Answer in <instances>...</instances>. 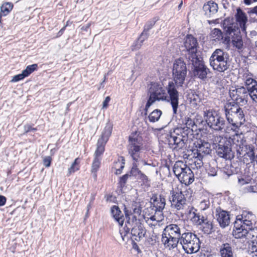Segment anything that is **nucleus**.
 <instances>
[{
	"instance_id": "obj_26",
	"label": "nucleus",
	"mask_w": 257,
	"mask_h": 257,
	"mask_svg": "<svg viewBox=\"0 0 257 257\" xmlns=\"http://www.w3.org/2000/svg\"><path fill=\"white\" fill-rule=\"evenodd\" d=\"M218 5L213 1H209L205 4L203 7V10L205 15L211 16L218 12Z\"/></svg>"
},
{
	"instance_id": "obj_34",
	"label": "nucleus",
	"mask_w": 257,
	"mask_h": 257,
	"mask_svg": "<svg viewBox=\"0 0 257 257\" xmlns=\"http://www.w3.org/2000/svg\"><path fill=\"white\" fill-rule=\"evenodd\" d=\"M195 209L192 207L191 210L189 211V214L192 215L191 217V221L195 223L197 225H201L202 223L203 222L204 220L206 218L203 216L199 215L198 213H195L193 211Z\"/></svg>"
},
{
	"instance_id": "obj_37",
	"label": "nucleus",
	"mask_w": 257,
	"mask_h": 257,
	"mask_svg": "<svg viewBox=\"0 0 257 257\" xmlns=\"http://www.w3.org/2000/svg\"><path fill=\"white\" fill-rule=\"evenodd\" d=\"M105 144L106 143L102 142L101 141H97L96 150L94 153V157L101 158V155L105 150Z\"/></svg>"
},
{
	"instance_id": "obj_21",
	"label": "nucleus",
	"mask_w": 257,
	"mask_h": 257,
	"mask_svg": "<svg viewBox=\"0 0 257 257\" xmlns=\"http://www.w3.org/2000/svg\"><path fill=\"white\" fill-rule=\"evenodd\" d=\"M131 234L134 237V239L139 241L143 238L146 233V230L142 224H138V225H133L131 230Z\"/></svg>"
},
{
	"instance_id": "obj_60",
	"label": "nucleus",
	"mask_w": 257,
	"mask_h": 257,
	"mask_svg": "<svg viewBox=\"0 0 257 257\" xmlns=\"http://www.w3.org/2000/svg\"><path fill=\"white\" fill-rule=\"evenodd\" d=\"M156 100L152 98L151 96H150L149 99L146 103L145 110L146 111L145 115L147 114V111L148 108L150 107V106Z\"/></svg>"
},
{
	"instance_id": "obj_33",
	"label": "nucleus",
	"mask_w": 257,
	"mask_h": 257,
	"mask_svg": "<svg viewBox=\"0 0 257 257\" xmlns=\"http://www.w3.org/2000/svg\"><path fill=\"white\" fill-rule=\"evenodd\" d=\"M196 147L197 148L196 152L197 155L204 156V155L209 154L211 151L210 149V144L208 143H202L201 144L198 143Z\"/></svg>"
},
{
	"instance_id": "obj_46",
	"label": "nucleus",
	"mask_w": 257,
	"mask_h": 257,
	"mask_svg": "<svg viewBox=\"0 0 257 257\" xmlns=\"http://www.w3.org/2000/svg\"><path fill=\"white\" fill-rule=\"evenodd\" d=\"M138 167V164L136 162L133 163V166L131 171V174L137 178L142 173V171L139 169Z\"/></svg>"
},
{
	"instance_id": "obj_61",
	"label": "nucleus",
	"mask_w": 257,
	"mask_h": 257,
	"mask_svg": "<svg viewBox=\"0 0 257 257\" xmlns=\"http://www.w3.org/2000/svg\"><path fill=\"white\" fill-rule=\"evenodd\" d=\"M212 35L213 37H216V39H219L222 37V32L219 29L215 28L212 31Z\"/></svg>"
},
{
	"instance_id": "obj_11",
	"label": "nucleus",
	"mask_w": 257,
	"mask_h": 257,
	"mask_svg": "<svg viewBox=\"0 0 257 257\" xmlns=\"http://www.w3.org/2000/svg\"><path fill=\"white\" fill-rule=\"evenodd\" d=\"M152 199L153 200L154 204L152 209L155 211V214L152 215L150 218L151 220L159 221L163 218L162 211L166 205V199L162 195H154L152 197Z\"/></svg>"
},
{
	"instance_id": "obj_63",
	"label": "nucleus",
	"mask_w": 257,
	"mask_h": 257,
	"mask_svg": "<svg viewBox=\"0 0 257 257\" xmlns=\"http://www.w3.org/2000/svg\"><path fill=\"white\" fill-rule=\"evenodd\" d=\"M133 163L136 162L137 164H138V166H139L140 165H143L144 166L149 165V164L144 159L142 158V155L141 156V157L138 159L137 160H133Z\"/></svg>"
},
{
	"instance_id": "obj_41",
	"label": "nucleus",
	"mask_w": 257,
	"mask_h": 257,
	"mask_svg": "<svg viewBox=\"0 0 257 257\" xmlns=\"http://www.w3.org/2000/svg\"><path fill=\"white\" fill-rule=\"evenodd\" d=\"M203 155H197L196 156H195L194 161L193 163L191 164L192 169H194L195 168L196 169H199L203 166Z\"/></svg>"
},
{
	"instance_id": "obj_17",
	"label": "nucleus",
	"mask_w": 257,
	"mask_h": 257,
	"mask_svg": "<svg viewBox=\"0 0 257 257\" xmlns=\"http://www.w3.org/2000/svg\"><path fill=\"white\" fill-rule=\"evenodd\" d=\"M150 93V96L156 100H164L166 98V97L164 96L165 90L157 83L151 84Z\"/></svg>"
},
{
	"instance_id": "obj_7",
	"label": "nucleus",
	"mask_w": 257,
	"mask_h": 257,
	"mask_svg": "<svg viewBox=\"0 0 257 257\" xmlns=\"http://www.w3.org/2000/svg\"><path fill=\"white\" fill-rule=\"evenodd\" d=\"M168 143L170 148L179 151L183 149L187 143L188 139H192V137L183 132V129L175 128L173 132L167 135Z\"/></svg>"
},
{
	"instance_id": "obj_62",
	"label": "nucleus",
	"mask_w": 257,
	"mask_h": 257,
	"mask_svg": "<svg viewBox=\"0 0 257 257\" xmlns=\"http://www.w3.org/2000/svg\"><path fill=\"white\" fill-rule=\"evenodd\" d=\"M52 161V158L50 156H46L44 158L43 160V165L46 167H49L50 166Z\"/></svg>"
},
{
	"instance_id": "obj_29",
	"label": "nucleus",
	"mask_w": 257,
	"mask_h": 257,
	"mask_svg": "<svg viewBox=\"0 0 257 257\" xmlns=\"http://www.w3.org/2000/svg\"><path fill=\"white\" fill-rule=\"evenodd\" d=\"M241 224L239 220L236 221L234 223L233 234L235 238H239L246 236V233L247 232L244 231L243 228H241Z\"/></svg>"
},
{
	"instance_id": "obj_39",
	"label": "nucleus",
	"mask_w": 257,
	"mask_h": 257,
	"mask_svg": "<svg viewBox=\"0 0 257 257\" xmlns=\"http://www.w3.org/2000/svg\"><path fill=\"white\" fill-rule=\"evenodd\" d=\"M162 114V112L160 109H156L154 110L148 116L149 121L151 122H155L158 121L159 120Z\"/></svg>"
},
{
	"instance_id": "obj_32",
	"label": "nucleus",
	"mask_w": 257,
	"mask_h": 257,
	"mask_svg": "<svg viewBox=\"0 0 257 257\" xmlns=\"http://www.w3.org/2000/svg\"><path fill=\"white\" fill-rule=\"evenodd\" d=\"M188 166L186 164H185L183 161H177L176 162L173 168V172L176 176L182 174L185 171L186 168H187Z\"/></svg>"
},
{
	"instance_id": "obj_64",
	"label": "nucleus",
	"mask_w": 257,
	"mask_h": 257,
	"mask_svg": "<svg viewBox=\"0 0 257 257\" xmlns=\"http://www.w3.org/2000/svg\"><path fill=\"white\" fill-rule=\"evenodd\" d=\"M137 178L141 180L144 183H147L149 181L148 177L143 172L141 173Z\"/></svg>"
},
{
	"instance_id": "obj_42",
	"label": "nucleus",
	"mask_w": 257,
	"mask_h": 257,
	"mask_svg": "<svg viewBox=\"0 0 257 257\" xmlns=\"http://www.w3.org/2000/svg\"><path fill=\"white\" fill-rule=\"evenodd\" d=\"M250 147V146L246 145V143L242 145V146L237 147V149H236V151L237 152V155H238L237 157L242 158L243 156L245 154V153L248 152V148Z\"/></svg>"
},
{
	"instance_id": "obj_53",
	"label": "nucleus",
	"mask_w": 257,
	"mask_h": 257,
	"mask_svg": "<svg viewBox=\"0 0 257 257\" xmlns=\"http://www.w3.org/2000/svg\"><path fill=\"white\" fill-rule=\"evenodd\" d=\"M124 167V163L123 162H116L115 164V167L116 168L115 174L119 175L121 174L122 169Z\"/></svg>"
},
{
	"instance_id": "obj_15",
	"label": "nucleus",
	"mask_w": 257,
	"mask_h": 257,
	"mask_svg": "<svg viewBox=\"0 0 257 257\" xmlns=\"http://www.w3.org/2000/svg\"><path fill=\"white\" fill-rule=\"evenodd\" d=\"M184 46L187 53L185 54L186 59L188 60V56L191 54L199 56L197 54L198 42L197 39L191 35H187L184 42Z\"/></svg>"
},
{
	"instance_id": "obj_13",
	"label": "nucleus",
	"mask_w": 257,
	"mask_h": 257,
	"mask_svg": "<svg viewBox=\"0 0 257 257\" xmlns=\"http://www.w3.org/2000/svg\"><path fill=\"white\" fill-rule=\"evenodd\" d=\"M171 207L178 210L183 209L186 205V199L181 191L172 190L169 197Z\"/></svg>"
},
{
	"instance_id": "obj_6",
	"label": "nucleus",
	"mask_w": 257,
	"mask_h": 257,
	"mask_svg": "<svg viewBox=\"0 0 257 257\" xmlns=\"http://www.w3.org/2000/svg\"><path fill=\"white\" fill-rule=\"evenodd\" d=\"M180 244L185 252L192 254L198 252L200 248V241L197 235L189 230L184 233L179 239Z\"/></svg>"
},
{
	"instance_id": "obj_14",
	"label": "nucleus",
	"mask_w": 257,
	"mask_h": 257,
	"mask_svg": "<svg viewBox=\"0 0 257 257\" xmlns=\"http://www.w3.org/2000/svg\"><path fill=\"white\" fill-rule=\"evenodd\" d=\"M177 85L173 82H169L167 89L168 93V102L171 104L173 113L177 114L179 104V92L177 90Z\"/></svg>"
},
{
	"instance_id": "obj_22",
	"label": "nucleus",
	"mask_w": 257,
	"mask_h": 257,
	"mask_svg": "<svg viewBox=\"0 0 257 257\" xmlns=\"http://www.w3.org/2000/svg\"><path fill=\"white\" fill-rule=\"evenodd\" d=\"M231 38V42L233 46L236 49L240 50L242 48L243 43L242 36L240 34V29H236L231 35H228Z\"/></svg>"
},
{
	"instance_id": "obj_43",
	"label": "nucleus",
	"mask_w": 257,
	"mask_h": 257,
	"mask_svg": "<svg viewBox=\"0 0 257 257\" xmlns=\"http://www.w3.org/2000/svg\"><path fill=\"white\" fill-rule=\"evenodd\" d=\"M101 158H95L94 157V160L93 161L92 166H91V172L94 173V177H96V172L98 170L100 163H101Z\"/></svg>"
},
{
	"instance_id": "obj_31",
	"label": "nucleus",
	"mask_w": 257,
	"mask_h": 257,
	"mask_svg": "<svg viewBox=\"0 0 257 257\" xmlns=\"http://www.w3.org/2000/svg\"><path fill=\"white\" fill-rule=\"evenodd\" d=\"M248 151L242 157V161L243 163L248 164L252 163L255 161V157L253 152V149L251 147L248 148Z\"/></svg>"
},
{
	"instance_id": "obj_2",
	"label": "nucleus",
	"mask_w": 257,
	"mask_h": 257,
	"mask_svg": "<svg viewBox=\"0 0 257 257\" xmlns=\"http://www.w3.org/2000/svg\"><path fill=\"white\" fill-rule=\"evenodd\" d=\"M226 118L230 130L236 131L245 122L243 111L234 102L227 103L224 106Z\"/></svg>"
},
{
	"instance_id": "obj_56",
	"label": "nucleus",
	"mask_w": 257,
	"mask_h": 257,
	"mask_svg": "<svg viewBox=\"0 0 257 257\" xmlns=\"http://www.w3.org/2000/svg\"><path fill=\"white\" fill-rule=\"evenodd\" d=\"M247 218L251 220H255L254 215L250 212H244L242 214V219Z\"/></svg>"
},
{
	"instance_id": "obj_27",
	"label": "nucleus",
	"mask_w": 257,
	"mask_h": 257,
	"mask_svg": "<svg viewBox=\"0 0 257 257\" xmlns=\"http://www.w3.org/2000/svg\"><path fill=\"white\" fill-rule=\"evenodd\" d=\"M220 253L221 257H233V249L230 244H222L220 247Z\"/></svg>"
},
{
	"instance_id": "obj_47",
	"label": "nucleus",
	"mask_w": 257,
	"mask_h": 257,
	"mask_svg": "<svg viewBox=\"0 0 257 257\" xmlns=\"http://www.w3.org/2000/svg\"><path fill=\"white\" fill-rule=\"evenodd\" d=\"M38 67L37 64H34L28 66L23 71L26 77L28 76L31 73L34 71Z\"/></svg>"
},
{
	"instance_id": "obj_50",
	"label": "nucleus",
	"mask_w": 257,
	"mask_h": 257,
	"mask_svg": "<svg viewBox=\"0 0 257 257\" xmlns=\"http://www.w3.org/2000/svg\"><path fill=\"white\" fill-rule=\"evenodd\" d=\"M210 202L209 199L207 198L201 201L199 205V207L201 210H205L209 208Z\"/></svg>"
},
{
	"instance_id": "obj_12",
	"label": "nucleus",
	"mask_w": 257,
	"mask_h": 257,
	"mask_svg": "<svg viewBox=\"0 0 257 257\" xmlns=\"http://www.w3.org/2000/svg\"><path fill=\"white\" fill-rule=\"evenodd\" d=\"M229 95L231 99L235 101L234 103L244 105L248 101V91L244 86H237L234 89L229 91Z\"/></svg>"
},
{
	"instance_id": "obj_54",
	"label": "nucleus",
	"mask_w": 257,
	"mask_h": 257,
	"mask_svg": "<svg viewBox=\"0 0 257 257\" xmlns=\"http://www.w3.org/2000/svg\"><path fill=\"white\" fill-rule=\"evenodd\" d=\"M155 23L156 21L154 20L148 21L145 25L143 31L145 32L146 33H148L149 30H151L155 25Z\"/></svg>"
},
{
	"instance_id": "obj_28",
	"label": "nucleus",
	"mask_w": 257,
	"mask_h": 257,
	"mask_svg": "<svg viewBox=\"0 0 257 257\" xmlns=\"http://www.w3.org/2000/svg\"><path fill=\"white\" fill-rule=\"evenodd\" d=\"M149 36V33H146L143 31L138 40L136 41L132 46V50L135 51L140 49L143 42L148 38Z\"/></svg>"
},
{
	"instance_id": "obj_30",
	"label": "nucleus",
	"mask_w": 257,
	"mask_h": 257,
	"mask_svg": "<svg viewBox=\"0 0 257 257\" xmlns=\"http://www.w3.org/2000/svg\"><path fill=\"white\" fill-rule=\"evenodd\" d=\"M201 225V230L205 234H210L214 231L212 222L208 220L207 218L204 220Z\"/></svg>"
},
{
	"instance_id": "obj_57",
	"label": "nucleus",
	"mask_w": 257,
	"mask_h": 257,
	"mask_svg": "<svg viewBox=\"0 0 257 257\" xmlns=\"http://www.w3.org/2000/svg\"><path fill=\"white\" fill-rule=\"evenodd\" d=\"M131 216L132 217H130L131 224L132 225H138V224H142L140 221V219L138 218V215L133 214Z\"/></svg>"
},
{
	"instance_id": "obj_48",
	"label": "nucleus",
	"mask_w": 257,
	"mask_h": 257,
	"mask_svg": "<svg viewBox=\"0 0 257 257\" xmlns=\"http://www.w3.org/2000/svg\"><path fill=\"white\" fill-rule=\"evenodd\" d=\"M244 83L246 87L245 88L247 90L249 89V88H251V86L254 87L255 85H257L256 81L250 77L246 78Z\"/></svg>"
},
{
	"instance_id": "obj_38",
	"label": "nucleus",
	"mask_w": 257,
	"mask_h": 257,
	"mask_svg": "<svg viewBox=\"0 0 257 257\" xmlns=\"http://www.w3.org/2000/svg\"><path fill=\"white\" fill-rule=\"evenodd\" d=\"M112 128L110 126H106L102 133L100 138L98 141L106 143L109 137L111 135Z\"/></svg>"
},
{
	"instance_id": "obj_55",
	"label": "nucleus",
	"mask_w": 257,
	"mask_h": 257,
	"mask_svg": "<svg viewBox=\"0 0 257 257\" xmlns=\"http://www.w3.org/2000/svg\"><path fill=\"white\" fill-rule=\"evenodd\" d=\"M133 226L131 224V219L130 217H129L128 219L126 221L125 225L123 228L124 231L125 232V234H124V236L128 233L130 231V230H132V228H133Z\"/></svg>"
},
{
	"instance_id": "obj_59",
	"label": "nucleus",
	"mask_w": 257,
	"mask_h": 257,
	"mask_svg": "<svg viewBox=\"0 0 257 257\" xmlns=\"http://www.w3.org/2000/svg\"><path fill=\"white\" fill-rule=\"evenodd\" d=\"M207 172L209 176H215L217 175V168L216 167L209 166L207 169Z\"/></svg>"
},
{
	"instance_id": "obj_44",
	"label": "nucleus",
	"mask_w": 257,
	"mask_h": 257,
	"mask_svg": "<svg viewBox=\"0 0 257 257\" xmlns=\"http://www.w3.org/2000/svg\"><path fill=\"white\" fill-rule=\"evenodd\" d=\"M13 4L10 2H7L1 7V11L4 16L7 15L13 9Z\"/></svg>"
},
{
	"instance_id": "obj_35",
	"label": "nucleus",
	"mask_w": 257,
	"mask_h": 257,
	"mask_svg": "<svg viewBox=\"0 0 257 257\" xmlns=\"http://www.w3.org/2000/svg\"><path fill=\"white\" fill-rule=\"evenodd\" d=\"M188 99L189 101L194 107H197L199 105L201 102V98L199 95L195 93H192L189 94Z\"/></svg>"
},
{
	"instance_id": "obj_52",
	"label": "nucleus",
	"mask_w": 257,
	"mask_h": 257,
	"mask_svg": "<svg viewBox=\"0 0 257 257\" xmlns=\"http://www.w3.org/2000/svg\"><path fill=\"white\" fill-rule=\"evenodd\" d=\"M129 176L130 175L128 174H126L119 178V181L118 182V187L120 189V190H122L123 188L125 186V184L127 181V180Z\"/></svg>"
},
{
	"instance_id": "obj_10",
	"label": "nucleus",
	"mask_w": 257,
	"mask_h": 257,
	"mask_svg": "<svg viewBox=\"0 0 257 257\" xmlns=\"http://www.w3.org/2000/svg\"><path fill=\"white\" fill-rule=\"evenodd\" d=\"M218 143V148L216 150L218 156L225 160H231L234 157L233 153L232 151L231 145L227 137H221Z\"/></svg>"
},
{
	"instance_id": "obj_51",
	"label": "nucleus",
	"mask_w": 257,
	"mask_h": 257,
	"mask_svg": "<svg viewBox=\"0 0 257 257\" xmlns=\"http://www.w3.org/2000/svg\"><path fill=\"white\" fill-rule=\"evenodd\" d=\"M133 214L137 215L138 216H140L142 213V207L140 204L137 203H135L132 205Z\"/></svg>"
},
{
	"instance_id": "obj_4",
	"label": "nucleus",
	"mask_w": 257,
	"mask_h": 257,
	"mask_svg": "<svg viewBox=\"0 0 257 257\" xmlns=\"http://www.w3.org/2000/svg\"><path fill=\"white\" fill-rule=\"evenodd\" d=\"M229 56L223 49H216L209 58L210 66L214 71L222 73L227 71L230 67Z\"/></svg>"
},
{
	"instance_id": "obj_23",
	"label": "nucleus",
	"mask_w": 257,
	"mask_h": 257,
	"mask_svg": "<svg viewBox=\"0 0 257 257\" xmlns=\"http://www.w3.org/2000/svg\"><path fill=\"white\" fill-rule=\"evenodd\" d=\"M183 123L185 126L184 127H177V128L183 129V132L186 134L188 132V135L192 137L193 135L194 128L196 129V127L194 121L189 117H185L183 120Z\"/></svg>"
},
{
	"instance_id": "obj_45",
	"label": "nucleus",
	"mask_w": 257,
	"mask_h": 257,
	"mask_svg": "<svg viewBox=\"0 0 257 257\" xmlns=\"http://www.w3.org/2000/svg\"><path fill=\"white\" fill-rule=\"evenodd\" d=\"M248 96H249L252 101L257 103V84L255 86H251V88H249L247 90Z\"/></svg>"
},
{
	"instance_id": "obj_19",
	"label": "nucleus",
	"mask_w": 257,
	"mask_h": 257,
	"mask_svg": "<svg viewBox=\"0 0 257 257\" xmlns=\"http://www.w3.org/2000/svg\"><path fill=\"white\" fill-rule=\"evenodd\" d=\"M235 18L242 31L246 33V23L247 22V17L245 13L240 8H238L236 10Z\"/></svg>"
},
{
	"instance_id": "obj_1",
	"label": "nucleus",
	"mask_w": 257,
	"mask_h": 257,
	"mask_svg": "<svg viewBox=\"0 0 257 257\" xmlns=\"http://www.w3.org/2000/svg\"><path fill=\"white\" fill-rule=\"evenodd\" d=\"M186 230L181 224L172 223L167 225L163 230L161 238L165 247L169 250L177 247L179 239Z\"/></svg>"
},
{
	"instance_id": "obj_49",
	"label": "nucleus",
	"mask_w": 257,
	"mask_h": 257,
	"mask_svg": "<svg viewBox=\"0 0 257 257\" xmlns=\"http://www.w3.org/2000/svg\"><path fill=\"white\" fill-rule=\"evenodd\" d=\"M78 158H76L73 163L72 164L71 167L68 169V173L67 176L70 175L72 173H74L75 171L79 170L78 163L77 162Z\"/></svg>"
},
{
	"instance_id": "obj_36",
	"label": "nucleus",
	"mask_w": 257,
	"mask_h": 257,
	"mask_svg": "<svg viewBox=\"0 0 257 257\" xmlns=\"http://www.w3.org/2000/svg\"><path fill=\"white\" fill-rule=\"evenodd\" d=\"M248 238L251 237L252 245L257 244V227H252L250 229L247 230L246 236Z\"/></svg>"
},
{
	"instance_id": "obj_3",
	"label": "nucleus",
	"mask_w": 257,
	"mask_h": 257,
	"mask_svg": "<svg viewBox=\"0 0 257 257\" xmlns=\"http://www.w3.org/2000/svg\"><path fill=\"white\" fill-rule=\"evenodd\" d=\"M203 117L208 126L215 131L229 133L231 131L224 118L213 109L204 110Z\"/></svg>"
},
{
	"instance_id": "obj_16",
	"label": "nucleus",
	"mask_w": 257,
	"mask_h": 257,
	"mask_svg": "<svg viewBox=\"0 0 257 257\" xmlns=\"http://www.w3.org/2000/svg\"><path fill=\"white\" fill-rule=\"evenodd\" d=\"M215 216L221 227L225 228L229 225L230 217L228 212L218 207L216 209Z\"/></svg>"
},
{
	"instance_id": "obj_9",
	"label": "nucleus",
	"mask_w": 257,
	"mask_h": 257,
	"mask_svg": "<svg viewBox=\"0 0 257 257\" xmlns=\"http://www.w3.org/2000/svg\"><path fill=\"white\" fill-rule=\"evenodd\" d=\"M143 149V144L141 137L135 136L129 137L127 150L133 160H137L142 155L141 151Z\"/></svg>"
},
{
	"instance_id": "obj_25",
	"label": "nucleus",
	"mask_w": 257,
	"mask_h": 257,
	"mask_svg": "<svg viewBox=\"0 0 257 257\" xmlns=\"http://www.w3.org/2000/svg\"><path fill=\"white\" fill-rule=\"evenodd\" d=\"M111 214L118 224L122 226L124 221V218L123 213L117 206L113 205L111 207Z\"/></svg>"
},
{
	"instance_id": "obj_24",
	"label": "nucleus",
	"mask_w": 257,
	"mask_h": 257,
	"mask_svg": "<svg viewBox=\"0 0 257 257\" xmlns=\"http://www.w3.org/2000/svg\"><path fill=\"white\" fill-rule=\"evenodd\" d=\"M227 139L231 145V148L235 149H237V147L242 146V145L246 143L245 141L243 139L242 135L236 134L230 137L227 138Z\"/></svg>"
},
{
	"instance_id": "obj_18",
	"label": "nucleus",
	"mask_w": 257,
	"mask_h": 257,
	"mask_svg": "<svg viewBox=\"0 0 257 257\" xmlns=\"http://www.w3.org/2000/svg\"><path fill=\"white\" fill-rule=\"evenodd\" d=\"M185 171H186L176 177L181 183L188 185L194 180V173L189 167L185 169Z\"/></svg>"
},
{
	"instance_id": "obj_58",
	"label": "nucleus",
	"mask_w": 257,
	"mask_h": 257,
	"mask_svg": "<svg viewBox=\"0 0 257 257\" xmlns=\"http://www.w3.org/2000/svg\"><path fill=\"white\" fill-rule=\"evenodd\" d=\"M26 76L24 72L22 71V73L16 75L13 77L11 82H18L20 80L23 79Z\"/></svg>"
},
{
	"instance_id": "obj_40",
	"label": "nucleus",
	"mask_w": 257,
	"mask_h": 257,
	"mask_svg": "<svg viewBox=\"0 0 257 257\" xmlns=\"http://www.w3.org/2000/svg\"><path fill=\"white\" fill-rule=\"evenodd\" d=\"M241 222V227L243 228L244 231L247 232V230L250 229L253 227V223H255V220H251L247 219V218L239 219Z\"/></svg>"
},
{
	"instance_id": "obj_8",
	"label": "nucleus",
	"mask_w": 257,
	"mask_h": 257,
	"mask_svg": "<svg viewBox=\"0 0 257 257\" xmlns=\"http://www.w3.org/2000/svg\"><path fill=\"white\" fill-rule=\"evenodd\" d=\"M186 64L184 61L179 58L175 60L172 69V73L177 88L182 86L187 76Z\"/></svg>"
},
{
	"instance_id": "obj_20",
	"label": "nucleus",
	"mask_w": 257,
	"mask_h": 257,
	"mask_svg": "<svg viewBox=\"0 0 257 257\" xmlns=\"http://www.w3.org/2000/svg\"><path fill=\"white\" fill-rule=\"evenodd\" d=\"M222 26L226 35H231L236 29H239L237 24L234 23L233 18H226L222 23Z\"/></svg>"
},
{
	"instance_id": "obj_5",
	"label": "nucleus",
	"mask_w": 257,
	"mask_h": 257,
	"mask_svg": "<svg viewBox=\"0 0 257 257\" xmlns=\"http://www.w3.org/2000/svg\"><path fill=\"white\" fill-rule=\"evenodd\" d=\"M188 65L192 66V73L197 78L204 81L207 78L208 74L211 72L210 69L205 65L203 58L200 56L191 54L188 56L187 60Z\"/></svg>"
}]
</instances>
